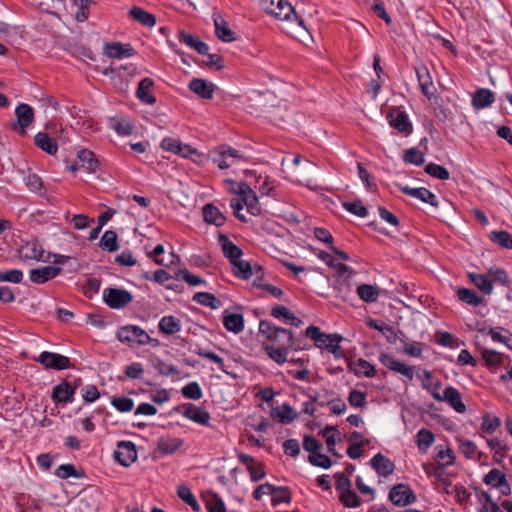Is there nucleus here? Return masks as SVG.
<instances>
[{
  "instance_id": "obj_35",
  "label": "nucleus",
  "mask_w": 512,
  "mask_h": 512,
  "mask_svg": "<svg viewBox=\"0 0 512 512\" xmlns=\"http://www.w3.org/2000/svg\"><path fill=\"white\" fill-rule=\"evenodd\" d=\"M437 465L441 468H446L455 464L456 456L450 447L437 446Z\"/></svg>"
},
{
  "instance_id": "obj_41",
  "label": "nucleus",
  "mask_w": 512,
  "mask_h": 512,
  "mask_svg": "<svg viewBox=\"0 0 512 512\" xmlns=\"http://www.w3.org/2000/svg\"><path fill=\"white\" fill-rule=\"evenodd\" d=\"M129 15L135 21H137L147 27H153L156 24L155 16L153 14L148 13L147 11L143 10L142 8L133 7L129 11Z\"/></svg>"
},
{
  "instance_id": "obj_5",
  "label": "nucleus",
  "mask_w": 512,
  "mask_h": 512,
  "mask_svg": "<svg viewBox=\"0 0 512 512\" xmlns=\"http://www.w3.org/2000/svg\"><path fill=\"white\" fill-rule=\"evenodd\" d=\"M117 337L121 342H135L139 345H146L152 342L157 343V340L152 339L146 331L135 325L121 327L117 332Z\"/></svg>"
},
{
  "instance_id": "obj_56",
  "label": "nucleus",
  "mask_w": 512,
  "mask_h": 512,
  "mask_svg": "<svg viewBox=\"0 0 512 512\" xmlns=\"http://www.w3.org/2000/svg\"><path fill=\"white\" fill-rule=\"evenodd\" d=\"M506 476L504 473H502L499 469L494 468L491 469L483 478V482L486 485L492 486V487H498L501 483H504Z\"/></svg>"
},
{
  "instance_id": "obj_44",
  "label": "nucleus",
  "mask_w": 512,
  "mask_h": 512,
  "mask_svg": "<svg viewBox=\"0 0 512 512\" xmlns=\"http://www.w3.org/2000/svg\"><path fill=\"white\" fill-rule=\"evenodd\" d=\"M469 278L471 282L484 294L490 295L493 291V285L487 274L470 273Z\"/></svg>"
},
{
  "instance_id": "obj_16",
  "label": "nucleus",
  "mask_w": 512,
  "mask_h": 512,
  "mask_svg": "<svg viewBox=\"0 0 512 512\" xmlns=\"http://www.w3.org/2000/svg\"><path fill=\"white\" fill-rule=\"evenodd\" d=\"M62 269L58 266H44L36 269H31L29 272L30 280L35 284H44L47 281L55 278L61 273Z\"/></svg>"
},
{
  "instance_id": "obj_4",
  "label": "nucleus",
  "mask_w": 512,
  "mask_h": 512,
  "mask_svg": "<svg viewBox=\"0 0 512 512\" xmlns=\"http://www.w3.org/2000/svg\"><path fill=\"white\" fill-rule=\"evenodd\" d=\"M259 332L266 338L264 345H275L286 347L288 341V332L284 328H279L269 321L262 320L259 324Z\"/></svg>"
},
{
  "instance_id": "obj_49",
  "label": "nucleus",
  "mask_w": 512,
  "mask_h": 512,
  "mask_svg": "<svg viewBox=\"0 0 512 512\" xmlns=\"http://www.w3.org/2000/svg\"><path fill=\"white\" fill-rule=\"evenodd\" d=\"M193 300L201 305L210 307L212 309H217L221 306V301L218 298H216L213 294L208 292L196 293L193 297Z\"/></svg>"
},
{
  "instance_id": "obj_51",
  "label": "nucleus",
  "mask_w": 512,
  "mask_h": 512,
  "mask_svg": "<svg viewBox=\"0 0 512 512\" xmlns=\"http://www.w3.org/2000/svg\"><path fill=\"white\" fill-rule=\"evenodd\" d=\"M231 264L233 265L235 275L239 278L246 280L252 276V269L249 262L238 258L237 260L232 261Z\"/></svg>"
},
{
  "instance_id": "obj_10",
  "label": "nucleus",
  "mask_w": 512,
  "mask_h": 512,
  "mask_svg": "<svg viewBox=\"0 0 512 512\" xmlns=\"http://www.w3.org/2000/svg\"><path fill=\"white\" fill-rule=\"evenodd\" d=\"M290 376L307 383L314 380V373L308 368V361L302 358H290Z\"/></svg>"
},
{
  "instance_id": "obj_45",
  "label": "nucleus",
  "mask_w": 512,
  "mask_h": 512,
  "mask_svg": "<svg viewBox=\"0 0 512 512\" xmlns=\"http://www.w3.org/2000/svg\"><path fill=\"white\" fill-rule=\"evenodd\" d=\"M203 498L208 512H226L225 504L217 494L209 492Z\"/></svg>"
},
{
  "instance_id": "obj_1",
  "label": "nucleus",
  "mask_w": 512,
  "mask_h": 512,
  "mask_svg": "<svg viewBox=\"0 0 512 512\" xmlns=\"http://www.w3.org/2000/svg\"><path fill=\"white\" fill-rule=\"evenodd\" d=\"M306 338L314 341V344L317 348L326 349L336 357L341 355V347L340 342L343 340V337L339 334H326L321 332L319 327L309 326L305 330V337H294L293 333L290 332V349L301 350L305 349L308 346Z\"/></svg>"
},
{
  "instance_id": "obj_50",
  "label": "nucleus",
  "mask_w": 512,
  "mask_h": 512,
  "mask_svg": "<svg viewBox=\"0 0 512 512\" xmlns=\"http://www.w3.org/2000/svg\"><path fill=\"white\" fill-rule=\"evenodd\" d=\"M100 247L109 252L118 250L119 245L116 232L112 230L106 231L100 240Z\"/></svg>"
},
{
  "instance_id": "obj_30",
  "label": "nucleus",
  "mask_w": 512,
  "mask_h": 512,
  "mask_svg": "<svg viewBox=\"0 0 512 512\" xmlns=\"http://www.w3.org/2000/svg\"><path fill=\"white\" fill-rule=\"evenodd\" d=\"M215 24V33L217 37L224 42L235 40L234 32L229 28L228 23L219 15H213Z\"/></svg>"
},
{
  "instance_id": "obj_25",
  "label": "nucleus",
  "mask_w": 512,
  "mask_h": 512,
  "mask_svg": "<svg viewBox=\"0 0 512 512\" xmlns=\"http://www.w3.org/2000/svg\"><path fill=\"white\" fill-rule=\"evenodd\" d=\"M189 89L203 99H211L215 85L207 80L195 78L189 83Z\"/></svg>"
},
{
  "instance_id": "obj_64",
  "label": "nucleus",
  "mask_w": 512,
  "mask_h": 512,
  "mask_svg": "<svg viewBox=\"0 0 512 512\" xmlns=\"http://www.w3.org/2000/svg\"><path fill=\"white\" fill-rule=\"evenodd\" d=\"M500 419L495 416L485 415L481 423V430L485 433L492 434L500 427Z\"/></svg>"
},
{
  "instance_id": "obj_24",
  "label": "nucleus",
  "mask_w": 512,
  "mask_h": 512,
  "mask_svg": "<svg viewBox=\"0 0 512 512\" xmlns=\"http://www.w3.org/2000/svg\"><path fill=\"white\" fill-rule=\"evenodd\" d=\"M75 388L68 382L64 381L56 385L52 391V399L58 403H70L73 401Z\"/></svg>"
},
{
  "instance_id": "obj_42",
  "label": "nucleus",
  "mask_w": 512,
  "mask_h": 512,
  "mask_svg": "<svg viewBox=\"0 0 512 512\" xmlns=\"http://www.w3.org/2000/svg\"><path fill=\"white\" fill-rule=\"evenodd\" d=\"M479 332H481L482 334L490 335L494 342L503 343L507 347L510 348L509 340H510V337L512 336V334H510L508 330H506L502 327H495V328H490L487 332L484 328H482V329H479Z\"/></svg>"
},
{
  "instance_id": "obj_13",
  "label": "nucleus",
  "mask_w": 512,
  "mask_h": 512,
  "mask_svg": "<svg viewBox=\"0 0 512 512\" xmlns=\"http://www.w3.org/2000/svg\"><path fill=\"white\" fill-rule=\"evenodd\" d=\"M387 120L389 125L400 133L410 134L412 132V124L408 115L399 109H391L387 115Z\"/></svg>"
},
{
  "instance_id": "obj_18",
  "label": "nucleus",
  "mask_w": 512,
  "mask_h": 512,
  "mask_svg": "<svg viewBox=\"0 0 512 512\" xmlns=\"http://www.w3.org/2000/svg\"><path fill=\"white\" fill-rule=\"evenodd\" d=\"M97 499L93 493L81 492L74 501L76 512H96Z\"/></svg>"
},
{
  "instance_id": "obj_23",
  "label": "nucleus",
  "mask_w": 512,
  "mask_h": 512,
  "mask_svg": "<svg viewBox=\"0 0 512 512\" xmlns=\"http://www.w3.org/2000/svg\"><path fill=\"white\" fill-rule=\"evenodd\" d=\"M287 2L285 0H261L262 8L279 20H287L288 12H284Z\"/></svg>"
},
{
  "instance_id": "obj_14",
  "label": "nucleus",
  "mask_w": 512,
  "mask_h": 512,
  "mask_svg": "<svg viewBox=\"0 0 512 512\" xmlns=\"http://www.w3.org/2000/svg\"><path fill=\"white\" fill-rule=\"evenodd\" d=\"M435 400L439 402H447L457 413H464L466 405L463 403L460 392L452 387H446L443 394L436 395Z\"/></svg>"
},
{
  "instance_id": "obj_22",
  "label": "nucleus",
  "mask_w": 512,
  "mask_h": 512,
  "mask_svg": "<svg viewBox=\"0 0 512 512\" xmlns=\"http://www.w3.org/2000/svg\"><path fill=\"white\" fill-rule=\"evenodd\" d=\"M104 53L110 58H124L130 57L134 54V49L129 44H122L120 42L106 43L104 46Z\"/></svg>"
},
{
  "instance_id": "obj_2",
  "label": "nucleus",
  "mask_w": 512,
  "mask_h": 512,
  "mask_svg": "<svg viewBox=\"0 0 512 512\" xmlns=\"http://www.w3.org/2000/svg\"><path fill=\"white\" fill-rule=\"evenodd\" d=\"M237 194V197H233L231 199L230 206L234 210V215L239 220L247 222L245 216L240 213V210L244 205L247 207V211L253 216L259 215L261 213L258 198L255 192L248 185L244 183L238 184Z\"/></svg>"
},
{
  "instance_id": "obj_47",
  "label": "nucleus",
  "mask_w": 512,
  "mask_h": 512,
  "mask_svg": "<svg viewBox=\"0 0 512 512\" xmlns=\"http://www.w3.org/2000/svg\"><path fill=\"white\" fill-rule=\"evenodd\" d=\"M97 0H73V3L78 7V11L75 14L77 22H84L89 17V8L95 4Z\"/></svg>"
},
{
  "instance_id": "obj_40",
  "label": "nucleus",
  "mask_w": 512,
  "mask_h": 512,
  "mask_svg": "<svg viewBox=\"0 0 512 512\" xmlns=\"http://www.w3.org/2000/svg\"><path fill=\"white\" fill-rule=\"evenodd\" d=\"M35 145L42 149L43 151L47 152L50 155H54L57 152V144L56 142L50 138L46 133L39 132L36 134L35 138Z\"/></svg>"
},
{
  "instance_id": "obj_37",
  "label": "nucleus",
  "mask_w": 512,
  "mask_h": 512,
  "mask_svg": "<svg viewBox=\"0 0 512 512\" xmlns=\"http://www.w3.org/2000/svg\"><path fill=\"white\" fill-rule=\"evenodd\" d=\"M284 247V241L281 239H275L274 241L268 242L265 251L273 258L278 259L284 266L288 267V261L285 259V251L280 248Z\"/></svg>"
},
{
  "instance_id": "obj_60",
  "label": "nucleus",
  "mask_w": 512,
  "mask_h": 512,
  "mask_svg": "<svg viewBox=\"0 0 512 512\" xmlns=\"http://www.w3.org/2000/svg\"><path fill=\"white\" fill-rule=\"evenodd\" d=\"M403 160L406 163L420 166L424 163L425 158L422 152H420L417 148L413 147L405 151Z\"/></svg>"
},
{
  "instance_id": "obj_11",
  "label": "nucleus",
  "mask_w": 512,
  "mask_h": 512,
  "mask_svg": "<svg viewBox=\"0 0 512 512\" xmlns=\"http://www.w3.org/2000/svg\"><path fill=\"white\" fill-rule=\"evenodd\" d=\"M415 72L422 94L428 99L434 97L436 87L428 68L425 65H420L415 68Z\"/></svg>"
},
{
  "instance_id": "obj_39",
  "label": "nucleus",
  "mask_w": 512,
  "mask_h": 512,
  "mask_svg": "<svg viewBox=\"0 0 512 512\" xmlns=\"http://www.w3.org/2000/svg\"><path fill=\"white\" fill-rule=\"evenodd\" d=\"M159 330L166 335H173L180 331V320L174 316H164L158 324Z\"/></svg>"
},
{
  "instance_id": "obj_15",
  "label": "nucleus",
  "mask_w": 512,
  "mask_h": 512,
  "mask_svg": "<svg viewBox=\"0 0 512 512\" xmlns=\"http://www.w3.org/2000/svg\"><path fill=\"white\" fill-rule=\"evenodd\" d=\"M161 148L184 158L197 153L193 147L171 137H166L162 140Z\"/></svg>"
},
{
  "instance_id": "obj_7",
  "label": "nucleus",
  "mask_w": 512,
  "mask_h": 512,
  "mask_svg": "<svg viewBox=\"0 0 512 512\" xmlns=\"http://www.w3.org/2000/svg\"><path fill=\"white\" fill-rule=\"evenodd\" d=\"M105 303L112 309H120L128 305L133 297L131 293L124 289L106 288L103 291Z\"/></svg>"
},
{
  "instance_id": "obj_52",
  "label": "nucleus",
  "mask_w": 512,
  "mask_h": 512,
  "mask_svg": "<svg viewBox=\"0 0 512 512\" xmlns=\"http://www.w3.org/2000/svg\"><path fill=\"white\" fill-rule=\"evenodd\" d=\"M110 127L114 129L119 135L128 136L133 133V126L126 119L113 118L110 120Z\"/></svg>"
},
{
  "instance_id": "obj_46",
  "label": "nucleus",
  "mask_w": 512,
  "mask_h": 512,
  "mask_svg": "<svg viewBox=\"0 0 512 512\" xmlns=\"http://www.w3.org/2000/svg\"><path fill=\"white\" fill-rule=\"evenodd\" d=\"M357 294L365 302H374L379 296V288L369 284H362L358 286Z\"/></svg>"
},
{
  "instance_id": "obj_55",
  "label": "nucleus",
  "mask_w": 512,
  "mask_h": 512,
  "mask_svg": "<svg viewBox=\"0 0 512 512\" xmlns=\"http://www.w3.org/2000/svg\"><path fill=\"white\" fill-rule=\"evenodd\" d=\"M177 495L186 503L188 504L189 506H191V508L198 512L200 510V506L196 500V498L194 497V495L192 494L191 490L185 486V485H181L178 487L177 489Z\"/></svg>"
},
{
  "instance_id": "obj_63",
  "label": "nucleus",
  "mask_w": 512,
  "mask_h": 512,
  "mask_svg": "<svg viewBox=\"0 0 512 512\" xmlns=\"http://www.w3.org/2000/svg\"><path fill=\"white\" fill-rule=\"evenodd\" d=\"M481 355L486 364L489 366H497L503 360V355L492 349H482Z\"/></svg>"
},
{
  "instance_id": "obj_17",
  "label": "nucleus",
  "mask_w": 512,
  "mask_h": 512,
  "mask_svg": "<svg viewBox=\"0 0 512 512\" xmlns=\"http://www.w3.org/2000/svg\"><path fill=\"white\" fill-rule=\"evenodd\" d=\"M44 250L39 242L33 240L23 244L19 249V256L23 260L46 261L43 258Z\"/></svg>"
},
{
  "instance_id": "obj_36",
  "label": "nucleus",
  "mask_w": 512,
  "mask_h": 512,
  "mask_svg": "<svg viewBox=\"0 0 512 512\" xmlns=\"http://www.w3.org/2000/svg\"><path fill=\"white\" fill-rule=\"evenodd\" d=\"M203 216L207 223L214 224L216 226H222L225 222L224 215L212 204H206L203 207Z\"/></svg>"
},
{
  "instance_id": "obj_33",
  "label": "nucleus",
  "mask_w": 512,
  "mask_h": 512,
  "mask_svg": "<svg viewBox=\"0 0 512 512\" xmlns=\"http://www.w3.org/2000/svg\"><path fill=\"white\" fill-rule=\"evenodd\" d=\"M223 324L228 331L237 334L244 328V319L241 314L225 312L223 316Z\"/></svg>"
},
{
  "instance_id": "obj_62",
  "label": "nucleus",
  "mask_w": 512,
  "mask_h": 512,
  "mask_svg": "<svg viewBox=\"0 0 512 512\" xmlns=\"http://www.w3.org/2000/svg\"><path fill=\"white\" fill-rule=\"evenodd\" d=\"M182 394L187 399L199 400L203 393L197 382H190L182 388Z\"/></svg>"
},
{
  "instance_id": "obj_54",
  "label": "nucleus",
  "mask_w": 512,
  "mask_h": 512,
  "mask_svg": "<svg viewBox=\"0 0 512 512\" xmlns=\"http://www.w3.org/2000/svg\"><path fill=\"white\" fill-rule=\"evenodd\" d=\"M459 300L472 306H478L482 303V297L478 296L473 290L468 288H460L457 291Z\"/></svg>"
},
{
  "instance_id": "obj_19",
  "label": "nucleus",
  "mask_w": 512,
  "mask_h": 512,
  "mask_svg": "<svg viewBox=\"0 0 512 512\" xmlns=\"http://www.w3.org/2000/svg\"><path fill=\"white\" fill-rule=\"evenodd\" d=\"M401 191L411 197H414L424 203H428L431 206L437 207L438 200L434 193L429 191L427 188L419 187V188H410V187H401Z\"/></svg>"
},
{
  "instance_id": "obj_12",
  "label": "nucleus",
  "mask_w": 512,
  "mask_h": 512,
  "mask_svg": "<svg viewBox=\"0 0 512 512\" xmlns=\"http://www.w3.org/2000/svg\"><path fill=\"white\" fill-rule=\"evenodd\" d=\"M37 360L49 369L63 370L71 365L68 357L48 351L42 352Z\"/></svg>"
},
{
  "instance_id": "obj_57",
  "label": "nucleus",
  "mask_w": 512,
  "mask_h": 512,
  "mask_svg": "<svg viewBox=\"0 0 512 512\" xmlns=\"http://www.w3.org/2000/svg\"><path fill=\"white\" fill-rule=\"evenodd\" d=\"M424 170L427 174L436 179L447 180L450 177L449 171L444 166L435 163L427 164Z\"/></svg>"
},
{
  "instance_id": "obj_34",
  "label": "nucleus",
  "mask_w": 512,
  "mask_h": 512,
  "mask_svg": "<svg viewBox=\"0 0 512 512\" xmlns=\"http://www.w3.org/2000/svg\"><path fill=\"white\" fill-rule=\"evenodd\" d=\"M435 442V436L429 429L421 428L416 434V444L420 453L425 454Z\"/></svg>"
},
{
  "instance_id": "obj_43",
  "label": "nucleus",
  "mask_w": 512,
  "mask_h": 512,
  "mask_svg": "<svg viewBox=\"0 0 512 512\" xmlns=\"http://www.w3.org/2000/svg\"><path fill=\"white\" fill-rule=\"evenodd\" d=\"M182 440L172 437H161L158 440L157 448L164 454H171L178 450L182 445Z\"/></svg>"
},
{
  "instance_id": "obj_6",
  "label": "nucleus",
  "mask_w": 512,
  "mask_h": 512,
  "mask_svg": "<svg viewBox=\"0 0 512 512\" xmlns=\"http://www.w3.org/2000/svg\"><path fill=\"white\" fill-rule=\"evenodd\" d=\"M389 500L398 507H406L417 500L414 491L406 484H397L389 492Z\"/></svg>"
},
{
  "instance_id": "obj_9",
  "label": "nucleus",
  "mask_w": 512,
  "mask_h": 512,
  "mask_svg": "<svg viewBox=\"0 0 512 512\" xmlns=\"http://www.w3.org/2000/svg\"><path fill=\"white\" fill-rule=\"evenodd\" d=\"M115 459L123 466H130L137 459L136 446L131 441H120L114 452Z\"/></svg>"
},
{
  "instance_id": "obj_29",
  "label": "nucleus",
  "mask_w": 512,
  "mask_h": 512,
  "mask_svg": "<svg viewBox=\"0 0 512 512\" xmlns=\"http://www.w3.org/2000/svg\"><path fill=\"white\" fill-rule=\"evenodd\" d=\"M178 39L180 42L186 44L188 47L196 50L199 54L205 55L209 51V47L206 43L185 31H180L178 33Z\"/></svg>"
},
{
  "instance_id": "obj_53",
  "label": "nucleus",
  "mask_w": 512,
  "mask_h": 512,
  "mask_svg": "<svg viewBox=\"0 0 512 512\" xmlns=\"http://www.w3.org/2000/svg\"><path fill=\"white\" fill-rule=\"evenodd\" d=\"M264 349L271 359L278 364H283L287 360L286 347H278L275 345H264Z\"/></svg>"
},
{
  "instance_id": "obj_31",
  "label": "nucleus",
  "mask_w": 512,
  "mask_h": 512,
  "mask_svg": "<svg viewBox=\"0 0 512 512\" xmlns=\"http://www.w3.org/2000/svg\"><path fill=\"white\" fill-rule=\"evenodd\" d=\"M153 85H154L153 79L148 78V77H146L140 81L137 91H136V96L141 102L147 103L150 105H152L156 102V98L149 93V91L153 87Z\"/></svg>"
},
{
  "instance_id": "obj_59",
  "label": "nucleus",
  "mask_w": 512,
  "mask_h": 512,
  "mask_svg": "<svg viewBox=\"0 0 512 512\" xmlns=\"http://www.w3.org/2000/svg\"><path fill=\"white\" fill-rule=\"evenodd\" d=\"M459 451L468 459H472L476 453V444L468 439L457 438Z\"/></svg>"
},
{
  "instance_id": "obj_21",
  "label": "nucleus",
  "mask_w": 512,
  "mask_h": 512,
  "mask_svg": "<svg viewBox=\"0 0 512 512\" xmlns=\"http://www.w3.org/2000/svg\"><path fill=\"white\" fill-rule=\"evenodd\" d=\"M495 101V94L488 88L477 89L472 95V106L477 109H484L491 106Z\"/></svg>"
},
{
  "instance_id": "obj_28",
  "label": "nucleus",
  "mask_w": 512,
  "mask_h": 512,
  "mask_svg": "<svg viewBox=\"0 0 512 512\" xmlns=\"http://www.w3.org/2000/svg\"><path fill=\"white\" fill-rule=\"evenodd\" d=\"M419 379L422 381V387L427 390L433 399L436 395H441L439 392L442 387V382L435 378L431 371L424 370L422 375H419Z\"/></svg>"
},
{
  "instance_id": "obj_20",
  "label": "nucleus",
  "mask_w": 512,
  "mask_h": 512,
  "mask_svg": "<svg viewBox=\"0 0 512 512\" xmlns=\"http://www.w3.org/2000/svg\"><path fill=\"white\" fill-rule=\"evenodd\" d=\"M370 465L380 476L387 477L394 472V463L381 453H377L370 459Z\"/></svg>"
},
{
  "instance_id": "obj_48",
  "label": "nucleus",
  "mask_w": 512,
  "mask_h": 512,
  "mask_svg": "<svg viewBox=\"0 0 512 512\" xmlns=\"http://www.w3.org/2000/svg\"><path fill=\"white\" fill-rule=\"evenodd\" d=\"M490 240L501 248L512 249V235L507 231H492Z\"/></svg>"
},
{
  "instance_id": "obj_27",
  "label": "nucleus",
  "mask_w": 512,
  "mask_h": 512,
  "mask_svg": "<svg viewBox=\"0 0 512 512\" xmlns=\"http://www.w3.org/2000/svg\"><path fill=\"white\" fill-rule=\"evenodd\" d=\"M185 410L183 412L184 417L188 418L189 420H192L196 423L207 425L210 419L209 413L200 408L197 407L191 403L186 404L184 406Z\"/></svg>"
},
{
  "instance_id": "obj_26",
  "label": "nucleus",
  "mask_w": 512,
  "mask_h": 512,
  "mask_svg": "<svg viewBox=\"0 0 512 512\" xmlns=\"http://www.w3.org/2000/svg\"><path fill=\"white\" fill-rule=\"evenodd\" d=\"M15 115L21 129V134H26V128L33 122L34 111L28 104H20L16 107Z\"/></svg>"
},
{
  "instance_id": "obj_38",
  "label": "nucleus",
  "mask_w": 512,
  "mask_h": 512,
  "mask_svg": "<svg viewBox=\"0 0 512 512\" xmlns=\"http://www.w3.org/2000/svg\"><path fill=\"white\" fill-rule=\"evenodd\" d=\"M77 160L81 167L90 173L95 172L98 167V161L90 150L83 149L79 151L77 154Z\"/></svg>"
},
{
  "instance_id": "obj_8",
  "label": "nucleus",
  "mask_w": 512,
  "mask_h": 512,
  "mask_svg": "<svg viewBox=\"0 0 512 512\" xmlns=\"http://www.w3.org/2000/svg\"><path fill=\"white\" fill-rule=\"evenodd\" d=\"M291 30H293V37L298 39L300 42L307 45L309 41H312V36L304 25V21L290 5V36L292 35Z\"/></svg>"
},
{
  "instance_id": "obj_61",
  "label": "nucleus",
  "mask_w": 512,
  "mask_h": 512,
  "mask_svg": "<svg viewBox=\"0 0 512 512\" xmlns=\"http://www.w3.org/2000/svg\"><path fill=\"white\" fill-rule=\"evenodd\" d=\"M340 502L348 508H356L360 506L361 500L353 490H348L339 496Z\"/></svg>"
},
{
  "instance_id": "obj_32",
  "label": "nucleus",
  "mask_w": 512,
  "mask_h": 512,
  "mask_svg": "<svg viewBox=\"0 0 512 512\" xmlns=\"http://www.w3.org/2000/svg\"><path fill=\"white\" fill-rule=\"evenodd\" d=\"M219 243L222 247L225 257H227L230 260V262L235 261L238 258H241L243 254L242 250L233 242H231L226 235H219Z\"/></svg>"
},
{
  "instance_id": "obj_3",
  "label": "nucleus",
  "mask_w": 512,
  "mask_h": 512,
  "mask_svg": "<svg viewBox=\"0 0 512 512\" xmlns=\"http://www.w3.org/2000/svg\"><path fill=\"white\" fill-rule=\"evenodd\" d=\"M315 171L316 166L312 161L301 155H296L290 166V182L297 185H304L313 190L312 178Z\"/></svg>"
},
{
  "instance_id": "obj_58",
  "label": "nucleus",
  "mask_w": 512,
  "mask_h": 512,
  "mask_svg": "<svg viewBox=\"0 0 512 512\" xmlns=\"http://www.w3.org/2000/svg\"><path fill=\"white\" fill-rule=\"evenodd\" d=\"M354 372L357 375H364L366 377H374L376 374L375 366L364 359H359L354 368Z\"/></svg>"
}]
</instances>
